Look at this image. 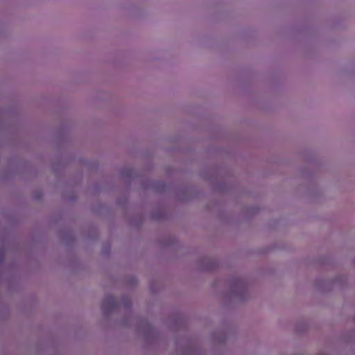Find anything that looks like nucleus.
<instances>
[{"instance_id":"1","label":"nucleus","mask_w":355,"mask_h":355,"mask_svg":"<svg viewBox=\"0 0 355 355\" xmlns=\"http://www.w3.org/2000/svg\"><path fill=\"white\" fill-rule=\"evenodd\" d=\"M231 295L232 297L236 298L238 300L244 299L245 296L247 294V288L245 284L241 281H236L231 288Z\"/></svg>"},{"instance_id":"2","label":"nucleus","mask_w":355,"mask_h":355,"mask_svg":"<svg viewBox=\"0 0 355 355\" xmlns=\"http://www.w3.org/2000/svg\"><path fill=\"white\" fill-rule=\"evenodd\" d=\"M77 123L71 119H64L60 123L61 131H72L76 128Z\"/></svg>"},{"instance_id":"3","label":"nucleus","mask_w":355,"mask_h":355,"mask_svg":"<svg viewBox=\"0 0 355 355\" xmlns=\"http://www.w3.org/2000/svg\"><path fill=\"white\" fill-rule=\"evenodd\" d=\"M116 305V301L114 297L112 296L107 297L103 304V307L105 312L107 313L112 307Z\"/></svg>"}]
</instances>
